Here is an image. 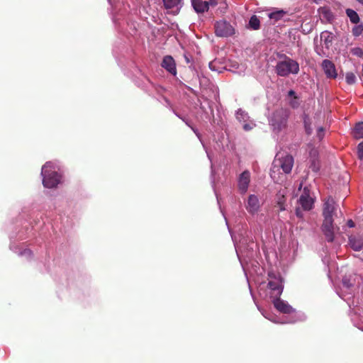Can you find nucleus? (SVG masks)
<instances>
[{"mask_svg": "<svg viewBox=\"0 0 363 363\" xmlns=\"http://www.w3.org/2000/svg\"><path fill=\"white\" fill-rule=\"evenodd\" d=\"M294 166V158L290 155H286L279 158H275L270 170V177L275 182L282 181L284 174L279 172L281 169L284 174L291 172Z\"/></svg>", "mask_w": 363, "mask_h": 363, "instance_id": "obj_1", "label": "nucleus"}, {"mask_svg": "<svg viewBox=\"0 0 363 363\" xmlns=\"http://www.w3.org/2000/svg\"><path fill=\"white\" fill-rule=\"evenodd\" d=\"M282 60L277 62L275 71L278 76L287 77L289 74H297L299 72V64L285 55H281Z\"/></svg>", "mask_w": 363, "mask_h": 363, "instance_id": "obj_2", "label": "nucleus"}, {"mask_svg": "<svg viewBox=\"0 0 363 363\" xmlns=\"http://www.w3.org/2000/svg\"><path fill=\"white\" fill-rule=\"evenodd\" d=\"M43 184L46 188H54L60 182L61 175L50 162H46L42 167Z\"/></svg>", "mask_w": 363, "mask_h": 363, "instance_id": "obj_3", "label": "nucleus"}, {"mask_svg": "<svg viewBox=\"0 0 363 363\" xmlns=\"http://www.w3.org/2000/svg\"><path fill=\"white\" fill-rule=\"evenodd\" d=\"M269 288L271 289L270 297L272 298L280 297L283 292L284 284L280 275H276L272 272L269 273Z\"/></svg>", "mask_w": 363, "mask_h": 363, "instance_id": "obj_4", "label": "nucleus"}, {"mask_svg": "<svg viewBox=\"0 0 363 363\" xmlns=\"http://www.w3.org/2000/svg\"><path fill=\"white\" fill-rule=\"evenodd\" d=\"M288 114L284 110H278L273 113L270 124L274 130L280 131L286 126Z\"/></svg>", "mask_w": 363, "mask_h": 363, "instance_id": "obj_5", "label": "nucleus"}, {"mask_svg": "<svg viewBox=\"0 0 363 363\" xmlns=\"http://www.w3.org/2000/svg\"><path fill=\"white\" fill-rule=\"evenodd\" d=\"M214 27L215 33L218 37H228L235 33L233 27L225 21H217Z\"/></svg>", "mask_w": 363, "mask_h": 363, "instance_id": "obj_6", "label": "nucleus"}, {"mask_svg": "<svg viewBox=\"0 0 363 363\" xmlns=\"http://www.w3.org/2000/svg\"><path fill=\"white\" fill-rule=\"evenodd\" d=\"M272 303L274 308L280 313L284 314H291L296 313V310L292 308L286 301L276 297L272 298Z\"/></svg>", "mask_w": 363, "mask_h": 363, "instance_id": "obj_7", "label": "nucleus"}, {"mask_svg": "<svg viewBox=\"0 0 363 363\" xmlns=\"http://www.w3.org/2000/svg\"><path fill=\"white\" fill-rule=\"evenodd\" d=\"M250 182V172L248 170H245L238 177V186L240 194H245L247 191Z\"/></svg>", "mask_w": 363, "mask_h": 363, "instance_id": "obj_8", "label": "nucleus"}, {"mask_svg": "<svg viewBox=\"0 0 363 363\" xmlns=\"http://www.w3.org/2000/svg\"><path fill=\"white\" fill-rule=\"evenodd\" d=\"M322 230L328 242L334 240L335 227L333 225V219H324L322 225Z\"/></svg>", "mask_w": 363, "mask_h": 363, "instance_id": "obj_9", "label": "nucleus"}, {"mask_svg": "<svg viewBox=\"0 0 363 363\" xmlns=\"http://www.w3.org/2000/svg\"><path fill=\"white\" fill-rule=\"evenodd\" d=\"M245 208L250 214L253 215L257 213L260 208V202L258 196L255 194H250L247 198Z\"/></svg>", "mask_w": 363, "mask_h": 363, "instance_id": "obj_10", "label": "nucleus"}, {"mask_svg": "<svg viewBox=\"0 0 363 363\" xmlns=\"http://www.w3.org/2000/svg\"><path fill=\"white\" fill-rule=\"evenodd\" d=\"M298 201L305 211H309L313 208V199L310 196L309 189L307 187H304Z\"/></svg>", "mask_w": 363, "mask_h": 363, "instance_id": "obj_11", "label": "nucleus"}, {"mask_svg": "<svg viewBox=\"0 0 363 363\" xmlns=\"http://www.w3.org/2000/svg\"><path fill=\"white\" fill-rule=\"evenodd\" d=\"M322 68L328 78H336L337 73L335 65L329 60H324L322 62Z\"/></svg>", "mask_w": 363, "mask_h": 363, "instance_id": "obj_12", "label": "nucleus"}, {"mask_svg": "<svg viewBox=\"0 0 363 363\" xmlns=\"http://www.w3.org/2000/svg\"><path fill=\"white\" fill-rule=\"evenodd\" d=\"M335 209V203L332 198H328L324 203L323 215L324 219L333 218V212Z\"/></svg>", "mask_w": 363, "mask_h": 363, "instance_id": "obj_13", "label": "nucleus"}, {"mask_svg": "<svg viewBox=\"0 0 363 363\" xmlns=\"http://www.w3.org/2000/svg\"><path fill=\"white\" fill-rule=\"evenodd\" d=\"M166 9L171 10L173 14H177L182 7V0H162Z\"/></svg>", "mask_w": 363, "mask_h": 363, "instance_id": "obj_14", "label": "nucleus"}, {"mask_svg": "<svg viewBox=\"0 0 363 363\" xmlns=\"http://www.w3.org/2000/svg\"><path fill=\"white\" fill-rule=\"evenodd\" d=\"M162 67L173 75H176V64L173 57L170 55L164 56L162 62Z\"/></svg>", "mask_w": 363, "mask_h": 363, "instance_id": "obj_15", "label": "nucleus"}, {"mask_svg": "<svg viewBox=\"0 0 363 363\" xmlns=\"http://www.w3.org/2000/svg\"><path fill=\"white\" fill-rule=\"evenodd\" d=\"M191 5L198 13H203L208 10L206 1L203 0H191Z\"/></svg>", "mask_w": 363, "mask_h": 363, "instance_id": "obj_16", "label": "nucleus"}, {"mask_svg": "<svg viewBox=\"0 0 363 363\" xmlns=\"http://www.w3.org/2000/svg\"><path fill=\"white\" fill-rule=\"evenodd\" d=\"M349 243L355 251H359L363 248V238L361 237L350 236Z\"/></svg>", "mask_w": 363, "mask_h": 363, "instance_id": "obj_17", "label": "nucleus"}, {"mask_svg": "<svg viewBox=\"0 0 363 363\" xmlns=\"http://www.w3.org/2000/svg\"><path fill=\"white\" fill-rule=\"evenodd\" d=\"M285 191H279L277 194V203L280 211L285 210Z\"/></svg>", "mask_w": 363, "mask_h": 363, "instance_id": "obj_18", "label": "nucleus"}, {"mask_svg": "<svg viewBox=\"0 0 363 363\" xmlns=\"http://www.w3.org/2000/svg\"><path fill=\"white\" fill-rule=\"evenodd\" d=\"M345 12H346L347 16L350 18V21H351V23L357 24L359 22V15L357 14V13L355 11H354L351 9H347Z\"/></svg>", "mask_w": 363, "mask_h": 363, "instance_id": "obj_19", "label": "nucleus"}, {"mask_svg": "<svg viewBox=\"0 0 363 363\" xmlns=\"http://www.w3.org/2000/svg\"><path fill=\"white\" fill-rule=\"evenodd\" d=\"M353 136L357 139L363 138V122L356 124L353 129Z\"/></svg>", "mask_w": 363, "mask_h": 363, "instance_id": "obj_20", "label": "nucleus"}, {"mask_svg": "<svg viewBox=\"0 0 363 363\" xmlns=\"http://www.w3.org/2000/svg\"><path fill=\"white\" fill-rule=\"evenodd\" d=\"M286 14V12L284 10H278L274 12H272L269 14V18L270 19L274 20L277 21L281 19Z\"/></svg>", "mask_w": 363, "mask_h": 363, "instance_id": "obj_21", "label": "nucleus"}, {"mask_svg": "<svg viewBox=\"0 0 363 363\" xmlns=\"http://www.w3.org/2000/svg\"><path fill=\"white\" fill-rule=\"evenodd\" d=\"M250 26L254 29L257 30L260 26V21L256 16H252L249 21Z\"/></svg>", "mask_w": 363, "mask_h": 363, "instance_id": "obj_22", "label": "nucleus"}, {"mask_svg": "<svg viewBox=\"0 0 363 363\" xmlns=\"http://www.w3.org/2000/svg\"><path fill=\"white\" fill-rule=\"evenodd\" d=\"M321 15L328 21H332L334 18V16L331 11L326 8H322L320 11Z\"/></svg>", "mask_w": 363, "mask_h": 363, "instance_id": "obj_23", "label": "nucleus"}, {"mask_svg": "<svg viewBox=\"0 0 363 363\" xmlns=\"http://www.w3.org/2000/svg\"><path fill=\"white\" fill-rule=\"evenodd\" d=\"M248 118L247 113L242 109H238L236 112V118L240 121H246Z\"/></svg>", "mask_w": 363, "mask_h": 363, "instance_id": "obj_24", "label": "nucleus"}, {"mask_svg": "<svg viewBox=\"0 0 363 363\" xmlns=\"http://www.w3.org/2000/svg\"><path fill=\"white\" fill-rule=\"evenodd\" d=\"M303 315H298V317H296V315L294 317H291L289 320L287 321H284V322H278L277 320H272L274 323H281V324H284V323H296V321H298V320H303Z\"/></svg>", "mask_w": 363, "mask_h": 363, "instance_id": "obj_25", "label": "nucleus"}, {"mask_svg": "<svg viewBox=\"0 0 363 363\" xmlns=\"http://www.w3.org/2000/svg\"><path fill=\"white\" fill-rule=\"evenodd\" d=\"M303 123L306 133L311 135L312 133V129L311 128L310 119L307 116H304Z\"/></svg>", "mask_w": 363, "mask_h": 363, "instance_id": "obj_26", "label": "nucleus"}, {"mask_svg": "<svg viewBox=\"0 0 363 363\" xmlns=\"http://www.w3.org/2000/svg\"><path fill=\"white\" fill-rule=\"evenodd\" d=\"M345 80L348 84H353L356 82V77L352 72H347L345 75Z\"/></svg>", "mask_w": 363, "mask_h": 363, "instance_id": "obj_27", "label": "nucleus"}, {"mask_svg": "<svg viewBox=\"0 0 363 363\" xmlns=\"http://www.w3.org/2000/svg\"><path fill=\"white\" fill-rule=\"evenodd\" d=\"M309 167L312 169V171L317 172L320 169L318 160L315 158L312 159Z\"/></svg>", "mask_w": 363, "mask_h": 363, "instance_id": "obj_28", "label": "nucleus"}, {"mask_svg": "<svg viewBox=\"0 0 363 363\" xmlns=\"http://www.w3.org/2000/svg\"><path fill=\"white\" fill-rule=\"evenodd\" d=\"M320 39L321 40H324L325 44H327L328 43H331L332 41L330 33L328 31H324L321 33Z\"/></svg>", "mask_w": 363, "mask_h": 363, "instance_id": "obj_29", "label": "nucleus"}, {"mask_svg": "<svg viewBox=\"0 0 363 363\" xmlns=\"http://www.w3.org/2000/svg\"><path fill=\"white\" fill-rule=\"evenodd\" d=\"M363 32V25L355 26L352 29V34L354 36L360 35Z\"/></svg>", "mask_w": 363, "mask_h": 363, "instance_id": "obj_30", "label": "nucleus"}, {"mask_svg": "<svg viewBox=\"0 0 363 363\" xmlns=\"http://www.w3.org/2000/svg\"><path fill=\"white\" fill-rule=\"evenodd\" d=\"M354 285V283L351 281L350 278L344 277L342 279V286L346 289H350Z\"/></svg>", "mask_w": 363, "mask_h": 363, "instance_id": "obj_31", "label": "nucleus"}, {"mask_svg": "<svg viewBox=\"0 0 363 363\" xmlns=\"http://www.w3.org/2000/svg\"><path fill=\"white\" fill-rule=\"evenodd\" d=\"M358 156L361 160H363V142L358 145Z\"/></svg>", "mask_w": 363, "mask_h": 363, "instance_id": "obj_32", "label": "nucleus"}, {"mask_svg": "<svg viewBox=\"0 0 363 363\" xmlns=\"http://www.w3.org/2000/svg\"><path fill=\"white\" fill-rule=\"evenodd\" d=\"M317 137L318 138L319 140L323 139V138L324 137V129L322 127L318 128Z\"/></svg>", "mask_w": 363, "mask_h": 363, "instance_id": "obj_33", "label": "nucleus"}, {"mask_svg": "<svg viewBox=\"0 0 363 363\" xmlns=\"http://www.w3.org/2000/svg\"><path fill=\"white\" fill-rule=\"evenodd\" d=\"M219 1L220 0H208L206 1V3L208 4V6L209 8L210 6H216L218 4Z\"/></svg>", "mask_w": 363, "mask_h": 363, "instance_id": "obj_34", "label": "nucleus"}, {"mask_svg": "<svg viewBox=\"0 0 363 363\" xmlns=\"http://www.w3.org/2000/svg\"><path fill=\"white\" fill-rule=\"evenodd\" d=\"M254 125H255L254 124L245 123L243 125V128L245 130L248 131V130H252L253 128Z\"/></svg>", "mask_w": 363, "mask_h": 363, "instance_id": "obj_35", "label": "nucleus"}, {"mask_svg": "<svg viewBox=\"0 0 363 363\" xmlns=\"http://www.w3.org/2000/svg\"><path fill=\"white\" fill-rule=\"evenodd\" d=\"M20 255L30 257L32 255V252L28 249H26L23 252H21Z\"/></svg>", "mask_w": 363, "mask_h": 363, "instance_id": "obj_36", "label": "nucleus"}, {"mask_svg": "<svg viewBox=\"0 0 363 363\" xmlns=\"http://www.w3.org/2000/svg\"><path fill=\"white\" fill-rule=\"evenodd\" d=\"M347 225L350 228H353V227H354V223L352 220H349L347 221Z\"/></svg>", "mask_w": 363, "mask_h": 363, "instance_id": "obj_37", "label": "nucleus"}, {"mask_svg": "<svg viewBox=\"0 0 363 363\" xmlns=\"http://www.w3.org/2000/svg\"><path fill=\"white\" fill-rule=\"evenodd\" d=\"M296 216H297L298 217H299V218H301V217H302V213H301V211H300L298 208H297V209L296 210Z\"/></svg>", "mask_w": 363, "mask_h": 363, "instance_id": "obj_38", "label": "nucleus"}, {"mask_svg": "<svg viewBox=\"0 0 363 363\" xmlns=\"http://www.w3.org/2000/svg\"><path fill=\"white\" fill-rule=\"evenodd\" d=\"M191 128L192 129V130L195 133V134L198 136V138L200 137L199 135V133L198 132V130L196 129H195L194 127L192 126H190Z\"/></svg>", "mask_w": 363, "mask_h": 363, "instance_id": "obj_39", "label": "nucleus"}, {"mask_svg": "<svg viewBox=\"0 0 363 363\" xmlns=\"http://www.w3.org/2000/svg\"><path fill=\"white\" fill-rule=\"evenodd\" d=\"M289 94L290 96H292V95L295 94V92L294 91L291 90V91H289Z\"/></svg>", "mask_w": 363, "mask_h": 363, "instance_id": "obj_40", "label": "nucleus"}, {"mask_svg": "<svg viewBox=\"0 0 363 363\" xmlns=\"http://www.w3.org/2000/svg\"><path fill=\"white\" fill-rule=\"evenodd\" d=\"M359 3L363 5V0H357Z\"/></svg>", "mask_w": 363, "mask_h": 363, "instance_id": "obj_41", "label": "nucleus"}, {"mask_svg": "<svg viewBox=\"0 0 363 363\" xmlns=\"http://www.w3.org/2000/svg\"><path fill=\"white\" fill-rule=\"evenodd\" d=\"M183 121H184V119H183ZM185 123H186V124L187 125H189V127L191 126V125H189V123H188V121H185Z\"/></svg>", "mask_w": 363, "mask_h": 363, "instance_id": "obj_42", "label": "nucleus"}]
</instances>
